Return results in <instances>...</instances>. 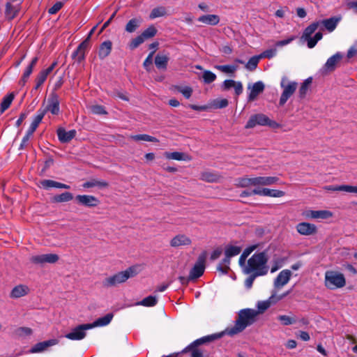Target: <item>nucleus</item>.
Here are the masks:
<instances>
[{
	"mask_svg": "<svg viewBox=\"0 0 357 357\" xmlns=\"http://www.w3.org/2000/svg\"><path fill=\"white\" fill-rule=\"evenodd\" d=\"M144 39L140 35L137 36L135 38L132 39L129 43V47L130 50H135L141 44L144 42Z\"/></svg>",
	"mask_w": 357,
	"mask_h": 357,
	"instance_id": "obj_49",
	"label": "nucleus"
},
{
	"mask_svg": "<svg viewBox=\"0 0 357 357\" xmlns=\"http://www.w3.org/2000/svg\"><path fill=\"white\" fill-rule=\"evenodd\" d=\"M47 76H48V75L47 74V72H45L44 70H41L39 73V74L37 75V77L36 78V81H38V82L43 84L44 82L46 80Z\"/></svg>",
	"mask_w": 357,
	"mask_h": 357,
	"instance_id": "obj_63",
	"label": "nucleus"
},
{
	"mask_svg": "<svg viewBox=\"0 0 357 357\" xmlns=\"http://www.w3.org/2000/svg\"><path fill=\"white\" fill-rule=\"evenodd\" d=\"M157 303L158 298L156 296H149L142 299L138 304L146 307H153L155 306Z\"/></svg>",
	"mask_w": 357,
	"mask_h": 357,
	"instance_id": "obj_40",
	"label": "nucleus"
},
{
	"mask_svg": "<svg viewBox=\"0 0 357 357\" xmlns=\"http://www.w3.org/2000/svg\"><path fill=\"white\" fill-rule=\"evenodd\" d=\"M228 104H229V102H228L227 99H226V98L216 100L214 102L215 107L219 108V109L226 107L228 105Z\"/></svg>",
	"mask_w": 357,
	"mask_h": 357,
	"instance_id": "obj_61",
	"label": "nucleus"
},
{
	"mask_svg": "<svg viewBox=\"0 0 357 357\" xmlns=\"http://www.w3.org/2000/svg\"><path fill=\"white\" fill-rule=\"evenodd\" d=\"M109 184L107 181H98L96 179H92L89 181L85 182L83 183L82 186L84 188H93L95 186H98L99 188H107Z\"/></svg>",
	"mask_w": 357,
	"mask_h": 357,
	"instance_id": "obj_37",
	"label": "nucleus"
},
{
	"mask_svg": "<svg viewBox=\"0 0 357 357\" xmlns=\"http://www.w3.org/2000/svg\"><path fill=\"white\" fill-rule=\"evenodd\" d=\"M113 318V314L108 313L105 316L102 317H100L98 319H96L93 323L89 324L90 326H91V328L97 326H107L110 323Z\"/></svg>",
	"mask_w": 357,
	"mask_h": 357,
	"instance_id": "obj_29",
	"label": "nucleus"
},
{
	"mask_svg": "<svg viewBox=\"0 0 357 357\" xmlns=\"http://www.w3.org/2000/svg\"><path fill=\"white\" fill-rule=\"evenodd\" d=\"M40 185L44 189H49L50 188H63V189H69L70 185L59 183L50 179H44L40 181Z\"/></svg>",
	"mask_w": 357,
	"mask_h": 357,
	"instance_id": "obj_25",
	"label": "nucleus"
},
{
	"mask_svg": "<svg viewBox=\"0 0 357 357\" xmlns=\"http://www.w3.org/2000/svg\"><path fill=\"white\" fill-rule=\"evenodd\" d=\"M75 201L79 205L90 208L96 207L100 203V201L97 197L88 195H78L75 197Z\"/></svg>",
	"mask_w": 357,
	"mask_h": 357,
	"instance_id": "obj_12",
	"label": "nucleus"
},
{
	"mask_svg": "<svg viewBox=\"0 0 357 357\" xmlns=\"http://www.w3.org/2000/svg\"><path fill=\"white\" fill-rule=\"evenodd\" d=\"M130 137V139H132L135 141H146V142H158V139L157 138L150 136L146 134L131 135Z\"/></svg>",
	"mask_w": 357,
	"mask_h": 357,
	"instance_id": "obj_39",
	"label": "nucleus"
},
{
	"mask_svg": "<svg viewBox=\"0 0 357 357\" xmlns=\"http://www.w3.org/2000/svg\"><path fill=\"white\" fill-rule=\"evenodd\" d=\"M259 59V56H254L251 57L246 63L245 68L250 71L254 70L257 67Z\"/></svg>",
	"mask_w": 357,
	"mask_h": 357,
	"instance_id": "obj_47",
	"label": "nucleus"
},
{
	"mask_svg": "<svg viewBox=\"0 0 357 357\" xmlns=\"http://www.w3.org/2000/svg\"><path fill=\"white\" fill-rule=\"evenodd\" d=\"M17 332L19 335L24 334L26 335H30L32 333V330L28 327H20Z\"/></svg>",
	"mask_w": 357,
	"mask_h": 357,
	"instance_id": "obj_64",
	"label": "nucleus"
},
{
	"mask_svg": "<svg viewBox=\"0 0 357 357\" xmlns=\"http://www.w3.org/2000/svg\"><path fill=\"white\" fill-rule=\"evenodd\" d=\"M258 195L268 196L273 197H281L285 195V192L279 190H271L268 188H259L258 191H255Z\"/></svg>",
	"mask_w": 357,
	"mask_h": 357,
	"instance_id": "obj_22",
	"label": "nucleus"
},
{
	"mask_svg": "<svg viewBox=\"0 0 357 357\" xmlns=\"http://www.w3.org/2000/svg\"><path fill=\"white\" fill-rule=\"evenodd\" d=\"M169 59L167 55L158 54L155 57V65L157 68L165 70L167 69Z\"/></svg>",
	"mask_w": 357,
	"mask_h": 357,
	"instance_id": "obj_28",
	"label": "nucleus"
},
{
	"mask_svg": "<svg viewBox=\"0 0 357 357\" xmlns=\"http://www.w3.org/2000/svg\"><path fill=\"white\" fill-rule=\"evenodd\" d=\"M202 77L205 84H211L215 80L216 75L209 70H205L203 73Z\"/></svg>",
	"mask_w": 357,
	"mask_h": 357,
	"instance_id": "obj_50",
	"label": "nucleus"
},
{
	"mask_svg": "<svg viewBox=\"0 0 357 357\" xmlns=\"http://www.w3.org/2000/svg\"><path fill=\"white\" fill-rule=\"evenodd\" d=\"M91 112L94 114H107L105 107L102 105H95L90 107Z\"/></svg>",
	"mask_w": 357,
	"mask_h": 357,
	"instance_id": "obj_54",
	"label": "nucleus"
},
{
	"mask_svg": "<svg viewBox=\"0 0 357 357\" xmlns=\"http://www.w3.org/2000/svg\"><path fill=\"white\" fill-rule=\"evenodd\" d=\"M277 50L275 49H269L264 51L259 56L271 59L276 54Z\"/></svg>",
	"mask_w": 357,
	"mask_h": 357,
	"instance_id": "obj_62",
	"label": "nucleus"
},
{
	"mask_svg": "<svg viewBox=\"0 0 357 357\" xmlns=\"http://www.w3.org/2000/svg\"><path fill=\"white\" fill-rule=\"evenodd\" d=\"M153 54H154V51L151 52L149 54V56L146 57L145 61H144L143 66H144V68L147 71H150V70H151V65H152V63H153Z\"/></svg>",
	"mask_w": 357,
	"mask_h": 357,
	"instance_id": "obj_58",
	"label": "nucleus"
},
{
	"mask_svg": "<svg viewBox=\"0 0 357 357\" xmlns=\"http://www.w3.org/2000/svg\"><path fill=\"white\" fill-rule=\"evenodd\" d=\"M333 214L329 211H312L310 210L306 211L305 216L308 218L312 219H328L332 217Z\"/></svg>",
	"mask_w": 357,
	"mask_h": 357,
	"instance_id": "obj_20",
	"label": "nucleus"
},
{
	"mask_svg": "<svg viewBox=\"0 0 357 357\" xmlns=\"http://www.w3.org/2000/svg\"><path fill=\"white\" fill-rule=\"evenodd\" d=\"M241 252V248L239 246L229 245L226 248L225 255L232 257L238 255Z\"/></svg>",
	"mask_w": 357,
	"mask_h": 357,
	"instance_id": "obj_44",
	"label": "nucleus"
},
{
	"mask_svg": "<svg viewBox=\"0 0 357 357\" xmlns=\"http://www.w3.org/2000/svg\"><path fill=\"white\" fill-rule=\"evenodd\" d=\"M287 79L284 77L281 81V87L283 91L281 94L279 104L280 106L284 105L287 100L294 93L297 89L298 84L296 82H290L287 83Z\"/></svg>",
	"mask_w": 357,
	"mask_h": 357,
	"instance_id": "obj_8",
	"label": "nucleus"
},
{
	"mask_svg": "<svg viewBox=\"0 0 357 357\" xmlns=\"http://www.w3.org/2000/svg\"><path fill=\"white\" fill-rule=\"evenodd\" d=\"M143 20L141 17L130 19L125 26V31L128 33H134L141 26Z\"/></svg>",
	"mask_w": 357,
	"mask_h": 357,
	"instance_id": "obj_24",
	"label": "nucleus"
},
{
	"mask_svg": "<svg viewBox=\"0 0 357 357\" xmlns=\"http://www.w3.org/2000/svg\"><path fill=\"white\" fill-rule=\"evenodd\" d=\"M322 33L319 31L314 35L313 38L310 36L309 38H305L304 40L307 42V47L309 48H313L317 42L322 38Z\"/></svg>",
	"mask_w": 357,
	"mask_h": 357,
	"instance_id": "obj_42",
	"label": "nucleus"
},
{
	"mask_svg": "<svg viewBox=\"0 0 357 357\" xmlns=\"http://www.w3.org/2000/svg\"><path fill=\"white\" fill-rule=\"evenodd\" d=\"M238 186L248 188L252 185V178H241L238 179Z\"/></svg>",
	"mask_w": 357,
	"mask_h": 357,
	"instance_id": "obj_57",
	"label": "nucleus"
},
{
	"mask_svg": "<svg viewBox=\"0 0 357 357\" xmlns=\"http://www.w3.org/2000/svg\"><path fill=\"white\" fill-rule=\"evenodd\" d=\"M157 33V29L153 25L149 26L146 29H145L142 33L141 36L146 40L147 39L151 38L155 36Z\"/></svg>",
	"mask_w": 357,
	"mask_h": 357,
	"instance_id": "obj_43",
	"label": "nucleus"
},
{
	"mask_svg": "<svg viewBox=\"0 0 357 357\" xmlns=\"http://www.w3.org/2000/svg\"><path fill=\"white\" fill-rule=\"evenodd\" d=\"M43 116L38 111L37 115L35 116L33 121H32L29 128L28 129L27 132L29 135H33V132L37 129L38 125L41 122V121L43 119Z\"/></svg>",
	"mask_w": 357,
	"mask_h": 357,
	"instance_id": "obj_38",
	"label": "nucleus"
},
{
	"mask_svg": "<svg viewBox=\"0 0 357 357\" xmlns=\"http://www.w3.org/2000/svg\"><path fill=\"white\" fill-rule=\"evenodd\" d=\"M206 252H202L199 257L192 268L190 270V280H196L200 278L204 273Z\"/></svg>",
	"mask_w": 357,
	"mask_h": 357,
	"instance_id": "obj_9",
	"label": "nucleus"
},
{
	"mask_svg": "<svg viewBox=\"0 0 357 357\" xmlns=\"http://www.w3.org/2000/svg\"><path fill=\"white\" fill-rule=\"evenodd\" d=\"M250 276L246 278V280H245V287L248 289H250L252 287V284H253V282L255 281V280L257 278V277H259L260 275H257V274H255L254 273H250Z\"/></svg>",
	"mask_w": 357,
	"mask_h": 357,
	"instance_id": "obj_56",
	"label": "nucleus"
},
{
	"mask_svg": "<svg viewBox=\"0 0 357 357\" xmlns=\"http://www.w3.org/2000/svg\"><path fill=\"white\" fill-rule=\"evenodd\" d=\"M165 156L167 159L176 160H184V154L181 152H165Z\"/></svg>",
	"mask_w": 357,
	"mask_h": 357,
	"instance_id": "obj_51",
	"label": "nucleus"
},
{
	"mask_svg": "<svg viewBox=\"0 0 357 357\" xmlns=\"http://www.w3.org/2000/svg\"><path fill=\"white\" fill-rule=\"evenodd\" d=\"M267 126L272 128H278L280 125L275 121L271 120L264 114L252 115L248 121L245 128L247 129L255 128L256 126Z\"/></svg>",
	"mask_w": 357,
	"mask_h": 357,
	"instance_id": "obj_6",
	"label": "nucleus"
},
{
	"mask_svg": "<svg viewBox=\"0 0 357 357\" xmlns=\"http://www.w3.org/2000/svg\"><path fill=\"white\" fill-rule=\"evenodd\" d=\"M17 10H15L14 7L9 2L6 4L5 14L8 19L13 20L17 15Z\"/></svg>",
	"mask_w": 357,
	"mask_h": 357,
	"instance_id": "obj_48",
	"label": "nucleus"
},
{
	"mask_svg": "<svg viewBox=\"0 0 357 357\" xmlns=\"http://www.w3.org/2000/svg\"><path fill=\"white\" fill-rule=\"evenodd\" d=\"M73 199V195L71 192H65L61 193V195H55L52 198V202L60 203V202H66L72 200Z\"/></svg>",
	"mask_w": 357,
	"mask_h": 357,
	"instance_id": "obj_35",
	"label": "nucleus"
},
{
	"mask_svg": "<svg viewBox=\"0 0 357 357\" xmlns=\"http://www.w3.org/2000/svg\"><path fill=\"white\" fill-rule=\"evenodd\" d=\"M320 26L319 22H314L310 24L308 26H307L302 35L301 38L305 39L307 38H309L312 36V33L315 32V31L318 29V27Z\"/></svg>",
	"mask_w": 357,
	"mask_h": 357,
	"instance_id": "obj_34",
	"label": "nucleus"
},
{
	"mask_svg": "<svg viewBox=\"0 0 357 357\" xmlns=\"http://www.w3.org/2000/svg\"><path fill=\"white\" fill-rule=\"evenodd\" d=\"M63 6V3L58 1L49 8L48 13L51 15L56 14Z\"/></svg>",
	"mask_w": 357,
	"mask_h": 357,
	"instance_id": "obj_60",
	"label": "nucleus"
},
{
	"mask_svg": "<svg viewBox=\"0 0 357 357\" xmlns=\"http://www.w3.org/2000/svg\"><path fill=\"white\" fill-rule=\"evenodd\" d=\"M166 8L163 6H160L153 8L149 15L151 19H155L156 17H162L166 15Z\"/></svg>",
	"mask_w": 357,
	"mask_h": 357,
	"instance_id": "obj_45",
	"label": "nucleus"
},
{
	"mask_svg": "<svg viewBox=\"0 0 357 357\" xmlns=\"http://www.w3.org/2000/svg\"><path fill=\"white\" fill-rule=\"evenodd\" d=\"M172 89L182 93L186 99H189L193 92L192 88L189 86H183L180 85H174L172 86Z\"/></svg>",
	"mask_w": 357,
	"mask_h": 357,
	"instance_id": "obj_33",
	"label": "nucleus"
},
{
	"mask_svg": "<svg viewBox=\"0 0 357 357\" xmlns=\"http://www.w3.org/2000/svg\"><path fill=\"white\" fill-rule=\"evenodd\" d=\"M38 61V58L37 56H35L34 58H33L30 64L27 66V68H26L23 75L29 77L31 75V74L32 73L33 69L35 67V66L36 65Z\"/></svg>",
	"mask_w": 357,
	"mask_h": 357,
	"instance_id": "obj_55",
	"label": "nucleus"
},
{
	"mask_svg": "<svg viewBox=\"0 0 357 357\" xmlns=\"http://www.w3.org/2000/svg\"><path fill=\"white\" fill-rule=\"evenodd\" d=\"M259 312L253 309H243L238 312L235 324L233 326L227 327L221 333L224 335L234 336L244 331L248 326L252 325L256 321V317Z\"/></svg>",
	"mask_w": 357,
	"mask_h": 357,
	"instance_id": "obj_1",
	"label": "nucleus"
},
{
	"mask_svg": "<svg viewBox=\"0 0 357 357\" xmlns=\"http://www.w3.org/2000/svg\"><path fill=\"white\" fill-rule=\"evenodd\" d=\"M59 96L52 92L50 94L47 104L45 107H41L38 109V112L44 116L47 112H50L54 115H57L59 113Z\"/></svg>",
	"mask_w": 357,
	"mask_h": 357,
	"instance_id": "obj_7",
	"label": "nucleus"
},
{
	"mask_svg": "<svg viewBox=\"0 0 357 357\" xmlns=\"http://www.w3.org/2000/svg\"><path fill=\"white\" fill-rule=\"evenodd\" d=\"M278 319L281 321L284 326H289L296 322L294 319L289 317L287 315H279Z\"/></svg>",
	"mask_w": 357,
	"mask_h": 357,
	"instance_id": "obj_53",
	"label": "nucleus"
},
{
	"mask_svg": "<svg viewBox=\"0 0 357 357\" xmlns=\"http://www.w3.org/2000/svg\"><path fill=\"white\" fill-rule=\"evenodd\" d=\"M89 40H84L77 47L76 50L73 53L72 57L80 63L85 58V52L89 48Z\"/></svg>",
	"mask_w": 357,
	"mask_h": 357,
	"instance_id": "obj_17",
	"label": "nucleus"
},
{
	"mask_svg": "<svg viewBox=\"0 0 357 357\" xmlns=\"http://www.w3.org/2000/svg\"><path fill=\"white\" fill-rule=\"evenodd\" d=\"M291 276V272L285 269L282 271L274 280V286L276 288H280L288 283Z\"/></svg>",
	"mask_w": 357,
	"mask_h": 357,
	"instance_id": "obj_16",
	"label": "nucleus"
},
{
	"mask_svg": "<svg viewBox=\"0 0 357 357\" xmlns=\"http://www.w3.org/2000/svg\"><path fill=\"white\" fill-rule=\"evenodd\" d=\"M297 231L304 236H310L317 233V227L309 222H301L296 226Z\"/></svg>",
	"mask_w": 357,
	"mask_h": 357,
	"instance_id": "obj_14",
	"label": "nucleus"
},
{
	"mask_svg": "<svg viewBox=\"0 0 357 357\" xmlns=\"http://www.w3.org/2000/svg\"><path fill=\"white\" fill-rule=\"evenodd\" d=\"M112 43L110 40H106L102 43L98 50V56L100 59H105L107 57L112 51Z\"/></svg>",
	"mask_w": 357,
	"mask_h": 357,
	"instance_id": "obj_23",
	"label": "nucleus"
},
{
	"mask_svg": "<svg viewBox=\"0 0 357 357\" xmlns=\"http://www.w3.org/2000/svg\"><path fill=\"white\" fill-rule=\"evenodd\" d=\"M342 54L340 52H337L328 59L323 67V70L326 73L334 71L337 68V63L342 60Z\"/></svg>",
	"mask_w": 357,
	"mask_h": 357,
	"instance_id": "obj_13",
	"label": "nucleus"
},
{
	"mask_svg": "<svg viewBox=\"0 0 357 357\" xmlns=\"http://www.w3.org/2000/svg\"><path fill=\"white\" fill-rule=\"evenodd\" d=\"M29 289L26 285L20 284L15 287L10 294V297L13 298H18L28 294Z\"/></svg>",
	"mask_w": 357,
	"mask_h": 357,
	"instance_id": "obj_26",
	"label": "nucleus"
},
{
	"mask_svg": "<svg viewBox=\"0 0 357 357\" xmlns=\"http://www.w3.org/2000/svg\"><path fill=\"white\" fill-rule=\"evenodd\" d=\"M58 340L56 339H51L47 341H43L36 344L30 350L31 353H39L45 351L48 347L56 345Z\"/></svg>",
	"mask_w": 357,
	"mask_h": 357,
	"instance_id": "obj_19",
	"label": "nucleus"
},
{
	"mask_svg": "<svg viewBox=\"0 0 357 357\" xmlns=\"http://www.w3.org/2000/svg\"><path fill=\"white\" fill-rule=\"evenodd\" d=\"M339 19L335 17H331L329 19L319 21L320 25L322 24L328 31H333L337 26Z\"/></svg>",
	"mask_w": 357,
	"mask_h": 357,
	"instance_id": "obj_32",
	"label": "nucleus"
},
{
	"mask_svg": "<svg viewBox=\"0 0 357 357\" xmlns=\"http://www.w3.org/2000/svg\"><path fill=\"white\" fill-rule=\"evenodd\" d=\"M236 82L233 79H226L222 83V89L223 91L229 90L231 88H234L236 85Z\"/></svg>",
	"mask_w": 357,
	"mask_h": 357,
	"instance_id": "obj_59",
	"label": "nucleus"
},
{
	"mask_svg": "<svg viewBox=\"0 0 357 357\" xmlns=\"http://www.w3.org/2000/svg\"><path fill=\"white\" fill-rule=\"evenodd\" d=\"M268 259L267 250L255 253L248 259L246 266L243 268V273L245 274L254 273L260 276L266 275L269 270L267 265Z\"/></svg>",
	"mask_w": 357,
	"mask_h": 357,
	"instance_id": "obj_3",
	"label": "nucleus"
},
{
	"mask_svg": "<svg viewBox=\"0 0 357 357\" xmlns=\"http://www.w3.org/2000/svg\"><path fill=\"white\" fill-rule=\"evenodd\" d=\"M258 245H250L248 248H246L243 253L241 254V255L239 257V260H238V263H239V265L243 267V268H245V266H246V259L248 258V257L257 248Z\"/></svg>",
	"mask_w": 357,
	"mask_h": 357,
	"instance_id": "obj_30",
	"label": "nucleus"
},
{
	"mask_svg": "<svg viewBox=\"0 0 357 357\" xmlns=\"http://www.w3.org/2000/svg\"><path fill=\"white\" fill-rule=\"evenodd\" d=\"M264 84L262 82L259 81L252 84L251 86L250 84L248 85V89H250V92L248 95V101H253L255 100L257 97L264 90Z\"/></svg>",
	"mask_w": 357,
	"mask_h": 357,
	"instance_id": "obj_15",
	"label": "nucleus"
},
{
	"mask_svg": "<svg viewBox=\"0 0 357 357\" xmlns=\"http://www.w3.org/2000/svg\"><path fill=\"white\" fill-rule=\"evenodd\" d=\"M192 243L190 238L184 234H178L174 236L170 241L172 247H179L181 245H189Z\"/></svg>",
	"mask_w": 357,
	"mask_h": 357,
	"instance_id": "obj_21",
	"label": "nucleus"
},
{
	"mask_svg": "<svg viewBox=\"0 0 357 357\" xmlns=\"http://www.w3.org/2000/svg\"><path fill=\"white\" fill-rule=\"evenodd\" d=\"M91 329L89 324H80L75 328L70 333H68L65 337L72 340H80L85 337L86 330Z\"/></svg>",
	"mask_w": 357,
	"mask_h": 357,
	"instance_id": "obj_11",
	"label": "nucleus"
},
{
	"mask_svg": "<svg viewBox=\"0 0 357 357\" xmlns=\"http://www.w3.org/2000/svg\"><path fill=\"white\" fill-rule=\"evenodd\" d=\"M199 22L208 24V25H216L220 22V17L217 15H202L198 18Z\"/></svg>",
	"mask_w": 357,
	"mask_h": 357,
	"instance_id": "obj_27",
	"label": "nucleus"
},
{
	"mask_svg": "<svg viewBox=\"0 0 357 357\" xmlns=\"http://www.w3.org/2000/svg\"><path fill=\"white\" fill-rule=\"evenodd\" d=\"M59 259V257L56 254H44L34 255L30 257L29 260L32 264L44 265L45 264H55Z\"/></svg>",
	"mask_w": 357,
	"mask_h": 357,
	"instance_id": "obj_10",
	"label": "nucleus"
},
{
	"mask_svg": "<svg viewBox=\"0 0 357 357\" xmlns=\"http://www.w3.org/2000/svg\"><path fill=\"white\" fill-rule=\"evenodd\" d=\"M201 178L207 182H215L218 180V176L211 172H203L201 174Z\"/></svg>",
	"mask_w": 357,
	"mask_h": 357,
	"instance_id": "obj_52",
	"label": "nucleus"
},
{
	"mask_svg": "<svg viewBox=\"0 0 357 357\" xmlns=\"http://www.w3.org/2000/svg\"><path fill=\"white\" fill-rule=\"evenodd\" d=\"M275 294H272L271 296L268 298V300L265 301H260L257 303V308L259 313V312H264L265 310H266L272 304H275Z\"/></svg>",
	"mask_w": 357,
	"mask_h": 357,
	"instance_id": "obj_31",
	"label": "nucleus"
},
{
	"mask_svg": "<svg viewBox=\"0 0 357 357\" xmlns=\"http://www.w3.org/2000/svg\"><path fill=\"white\" fill-rule=\"evenodd\" d=\"M312 79L311 77H309V78L306 79L301 84V86L299 89V91H298L299 97L301 98H305V96L308 91V89H309L310 84H312Z\"/></svg>",
	"mask_w": 357,
	"mask_h": 357,
	"instance_id": "obj_41",
	"label": "nucleus"
},
{
	"mask_svg": "<svg viewBox=\"0 0 357 357\" xmlns=\"http://www.w3.org/2000/svg\"><path fill=\"white\" fill-rule=\"evenodd\" d=\"M57 136L59 140L61 143H68L71 141L76 136V130H71L69 131H66L63 128H59L57 130Z\"/></svg>",
	"mask_w": 357,
	"mask_h": 357,
	"instance_id": "obj_18",
	"label": "nucleus"
},
{
	"mask_svg": "<svg viewBox=\"0 0 357 357\" xmlns=\"http://www.w3.org/2000/svg\"><path fill=\"white\" fill-rule=\"evenodd\" d=\"M223 337V333H217L197 339L182 350L183 354L190 353V357H209L206 347L211 342Z\"/></svg>",
	"mask_w": 357,
	"mask_h": 357,
	"instance_id": "obj_2",
	"label": "nucleus"
},
{
	"mask_svg": "<svg viewBox=\"0 0 357 357\" xmlns=\"http://www.w3.org/2000/svg\"><path fill=\"white\" fill-rule=\"evenodd\" d=\"M15 98V95L13 93H10L8 95L6 96L1 103V113L3 114L7 109L10 106L13 99Z\"/></svg>",
	"mask_w": 357,
	"mask_h": 357,
	"instance_id": "obj_36",
	"label": "nucleus"
},
{
	"mask_svg": "<svg viewBox=\"0 0 357 357\" xmlns=\"http://www.w3.org/2000/svg\"><path fill=\"white\" fill-rule=\"evenodd\" d=\"M215 68L220 70L222 73L227 74L234 73L237 70L238 66L234 65H223V66H215Z\"/></svg>",
	"mask_w": 357,
	"mask_h": 357,
	"instance_id": "obj_46",
	"label": "nucleus"
},
{
	"mask_svg": "<svg viewBox=\"0 0 357 357\" xmlns=\"http://www.w3.org/2000/svg\"><path fill=\"white\" fill-rule=\"evenodd\" d=\"M325 286L329 289L342 288L346 284L344 275L335 271H328L325 273Z\"/></svg>",
	"mask_w": 357,
	"mask_h": 357,
	"instance_id": "obj_5",
	"label": "nucleus"
},
{
	"mask_svg": "<svg viewBox=\"0 0 357 357\" xmlns=\"http://www.w3.org/2000/svg\"><path fill=\"white\" fill-rule=\"evenodd\" d=\"M137 275L136 268L133 266L129 267L124 271L119 272L114 275L106 278L102 281V285L105 287H115L119 284L126 282L128 278Z\"/></svg>",
	"mask_w": 357,
	"mask_h": 357,
	"instance_id": "obj_4",
	"label": "nucleus"
}]
</instances>
